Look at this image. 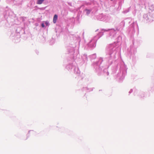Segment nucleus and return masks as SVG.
I'll return each mask as SVG.
<instances>
[{"instance_id":"f257e3e1","label":"nucleus","mask_w":154,"mask_h":154,"mask_svg":"<svg viewBox=\"0 0 154 154\" xmlns=\"http://www.w3.org/2000/svg\"><path fill=\"white\" fill-rule=\"evenodd\" d=\"M116 42L108 45L106 49V56L104 60L100 57L98 60L93 62L92 66L94 71L98 75H100L103 72L104 76H108L109 73L107 70L116 58V55L118 47Z\"/></svg>"},{"instance_id":"f03ea898","label":"nucleus","mask_w":154,"mask_h":154,"mask_svg":"<svg viewBox=\"0 0 154 154\" xmlns=\"http://www.w3.org/2000/svg\"><path fill=\"white\" fill-rule=\"evenodd\" d=\"M126 74L127 68L123 62H121L117 67L112 69V74L113 76L115 78L119 79L120 81L124 78Z\"/></svg>"},{"instance_id":"7ed1b4c3","label":"nucleus","mask_w":154,"mask_h":154,"mask_svg":"<svg viewBox=\"0 0 154 154\" xmlns=\"http://www.w3.org/2000/svg\"><path fill=\"white\" fill-rule=\"evenodd\" d=\"M125 22L124 20L122 21L119 25L116 27V29H102V32L109 31V35L106 36L107 39L108 40H114L116 37L117 32L122 29L125 26Z\"/></svg>"},{"instance_id":"20e7f679","label":"nucleus","mask_w":154,"mask_h":154,"mask_svg":"<svg viewBox=\"0 0 154 154\" xmlns=\"http://www.w3.org/2000/svg\"><path fill=\"white\" fill-rule=\"evenodd\" d=\"M104 32H102V30L99 32L98 35L94 36L88 44L87 45L89 48H94L96 45V43L97 40L103 35Z\"/></svg>"},{"instance_id":"39448f33","label":"nucleus","mask_w":154,"mask_h":154,"mask_svg":"<svg viewBox=\"0 0 154 154\" xmlns=\"http://www.w3.org/2000/svg\"><path fill=\"white\" fill-rule=\"evenodd\" d=\"M97 18L98 20L104 21L106 23L111 22L112 20V18L109 15L107 14H101L97 15Z\"/></svg>"},{"instance_id":"423d86ee","label":"nucleus","mask_w":154,"mask_h":154,"mask_svg":"<svg viewBox=\"0 0 154 154\" xmlns=\"http://www.w3.org/2000/svg\"><path fill=\"white\" fill-rule=\"evenodd\" d=\"M66 68L69 70H71L72 68H73L74 73L78 75L80 72L75 62L74 61H73L72 63H70L68 64L66 66Z\"/></svg>"},{"instance_id":"0eeeda50","label":"nucleus","mask_w":154,"mask_h":154,"mask_svg":"<svg viewBox=\"0 0 154 154\" xmlns=\"http://www.w3.org/2000/svg\"><path fill=\"white\" fill-rule=\"evenodd\" d=\"M138 30V26L137 21L133 22L129 26L128 29V31L131 33L133 34L135 32L136 30Z\"/></svg>"},{"instance_id":"6e6552de","label":"nucleus","mask_w":154,"mask_h":154,"mask_svg":"<svg viewBox=\"0 0 154 154\" xmlns=\"http://www.w3.org/2000/svg\"><path fill=\"white\" fill-rule=\"evenodd\" d=\"M143 17L146 20L147 22H149L153 20V18L149 13L144 14L143 16Z\"/></svg>"},{"instance_id":"1a4fd4ad","label":"nucleus","mask_w":154,"mask_h":154,"mask_svg":"<svg viewBox=\"0 0 154 154\" xmlns=\"http://www.w3.org/2000/svg\"><path fill=\"white\" fill-rule=\"evenodd\" d=\"M93 12V8L89 7L85 8L83 11V14L87 16L88 15L91 13Z\"/></svg>"},{"instance_id":"9d476101","label":"nucleus","mask_w":154,"mask_h":154,"mask_svg":"<svg viewBox=\"0 0 154 154\" xmlns=\"http://www.w3.org/2000/svg\"><path fill=\"white\" fill-rule=\"evenodd\" d=\"M70 37L73 38V40H75V43L77 42H79L80 41V39L79 36L77 35H71Z\"/></svg>"},{"instance_id":"9b49d317","label":"nucleus","mask_w":154,"mask_h":154,"mask_svg":"<svg viewBox=\"0 0 154 154\" xmlns=\"http://www.w3.org/2000/svg\"><path fill=\"white\" fill-rule=\"evenodd\" d=\"M76 47V45H74L73 46H68L67 47V50H68L69 53H71V54L72 55L74 53L75 50L74 48Z\"/></svg>"},{"instance_id":"f8f14e48","label":"nucleus","mask_w":154,"mask_h":154,"mask_svg":"<svg viewBox=\"0 0 154 154\" xmlns=\"http://www.w3.org/2000/svg\"><path fill=\"white\" fill-rule=\"evenodd\" d=\"M81 58L83 63L86 62L88 61V57L87 55L86 54H84L82 55L81 56Z\"/></svg>"},{"instance_id":"ddd939ff","label":"nucleus","mask_w":154,"mask_h":154,"mask_svg":"<svg viewBox=\"0 0 154 154\" xmlns=\"http://www.w3.org/2000/svg\"><path fill=\"white\" fill-rule=\"evenodd\" d=\"M89 57L90 59L91 60H93L95 59L97 57V55L96 54H93L90 55Z\"/></svg>"},{"instance_id":"4468645a","label":"nucleus","mask_w":154,"mask_h":154,"mask_svg":"<svg viewBox=\"0 0 154 154\" xmlns=\"http://www.w3.org/2000/svg\"><path fill=\"white\" fill-rule=\"evenodd\" d=\"M57 18V14H55L54 17L53 19V22L54 23H56Z\"/></svg>"},{"instance_id":"2eb2a0df","label":"nucleus","mask_w":154,"mask_h":154,"mask_svg":"<svg viewBox=\"0 0 154 154\" xmlns=\"http://www.w3.org/2000/svg\"><path fill=\"white\" fill-rule=\"evenodd\" d=\"M122 40V37L119 35L116 38V40L118 42H121Z\"/></svg>"},{"instance_id":"dca6fc26","label":"nucleus","mask_w":154,"mask_h":154,"mask_svg":"<svg viewBox=\"0 0 154 154\" xmlns=\"http://www.w3.org/2000/svg\"><path fill=\"white\" fill-rule=\"evenodd\" d=\"M45 0H37L36 3L37 4L40 5V4H42L43 3V2Z\"/></svg>"},{"instance_id":"f3484780","label":"nucleus","mask_w":154,"mask_h":154,"mask_svg":"<svg viewBox=\"0 0 154 154\" xmlns=\"http://www.w3.org/2000/svg\"><path fill=\"white\" fill-rule=\"evenodd\" d=\"M140 96L141 97H143L144 96V93L143 92H140Z\"/></svg>"},{"instance_id":"a211bd4d","label":"nucleus","mask_w":154,"mask_h":154,"mask_svg":"<svg viewBox=\"0 0 154 154\" xmlns=\"http://www.w3.org/2000/svg\"><path fill=\"white\" fill-rule=\"evenodd\" d=\"M54 40H51L50 42V44L51 45H52L54 43Z\"/></svg>"},{"instance_id":"6ab92c4d","label":"nucleus","mask_w":154,"mask_h":154,"mask_svg":"<svg viewBox=\"0 0 154 154\" xmlns=\"http://www.w3.org/2000/svg\"><path fill=\"white\" fill-rule=\"evenodd\" d=\"M132 91H133V90H132V89H131L130 90V91H129V94H130L132 92Z\"/></svg>"},{"instance_id":"aec40b11","label":"nucleus","mask_w":154,"mask_h":154,"mask_svg":"<svg viewBox=\"0 0 154 154\" xmlns=\"http://www.w3.org/2000/svg\"><path fill=\"white\" fill-rule=\"evenodd\" d=\"M42 27H45V25L44 24V23H42Z\"/></svg>"},{"instance_id":"412c9836","label":"nucleus","mask_w":154,"mask_h":154,"mask_svg":"<svg viewBox=\"0 0 154 154\" xmlns=\"http://www.w3.org/2000/svg\"><path fill=\"white\" fill-rule=\"evenodd\" d=\"M31 131L33 133H34V132L33 131H29L28 132V134H29Z\"/></svg>"},{"instance_id":"4be33fe9","label":"nucleus","mask_w":154,"mask_h":154,"mask_svg":"<svg viewBox=\"0 0 154 154\" xmlns=\"http://www.w3.org/2000/svg\"><path fill=\"white\" fill-rule=\"evenodd\" d=\"M45 24L46 26H48V23L47 22H46L45 23Z\"/></svg>"},{"instance_id":"5701e85b","label":"nucleus","mask_w":154,"mask_h":154,"mask_svg":"<svg viewBox=\"0 0 154 154\" xmlns=\"http://www.w3.org/2000/svg\"><path fill=\"white\" fill-rule=\"evenodd\" d=\"M84 89H85V90H88V89L87 88H84Z\"/></svg>"},{"instance_id":"b1692460","label":"nucleus","mask_w":154,"mask_h":154,"mask_svg":"<svg viewBox=\"0 0 154 154\" xmlns=\"http://www.w3.org/2000/svg\"><path fill=\"white\" fill-rule=\"evenodd\" d=\"M128 11H124V12H125V13H127V12H128Z\"/></svg>"},{"instance_id":"393cba45","label":"nucleus","mask_w":154,"mask_h":154,"mask_svg":"<svg viewBox=\"0 0 154 154\" xmlns=\"http://www.w3.org/2000/svg\"><path fill=\"white\" fill-rule=\"evenodd\" d=\"M69 5L70 6H71V4L70 3H69Z\"/></svg>"},{"instance_id":"a878e982","label":"nucleus","mask_w":154,"mask_h":154,"mask_svg":"<svg viewBox=\"0 0 154 154\" xmlns=\"http://www.w3.org/2000/svg\"><path fill=\"white\" fill-rule=\"evenodd\" d=\"M73 58H74V59H75L77 60H77V58H76V59H75L74 57H73Z\"/></svg>"},{"instance_id":"bb28decb","label":"nucleus","mask_w":154,"mask_h":154,"mask_svg":"<svg viewBox=\"0 0 154 154\" xmlns=\"http://www.w3.org/2000/svg\"><path fill=\"white\" fill-rule=\"evenodd\" d=\"M92 91V89H91L89 91Z\"/></svg>"},{"instance_id":"cd10ccee","label":"nucleus","mask_w":154,"mask_h":154,"mask_svg":"<svg viewBox=\"0 0 154 154\" xmlns=\"http://www.w3.org/2000/svg\"><path fill=\"white\" fill-rule=\"evenodd\" d=\"M98 30V29H97L96 30V32Z\"/></svg>"},{"instance_id":"c85d7f7f","label":"nucleus","mask_w":154,"mask_h":154,"mask_svg":"<svg viewBox=\"0 0 154 154\" xmlns=\"http://www.w3.org/2000/svg\"><path fill=\"white\" fill-rule=\"evenodd\" d=\"M113 0H111V1H112Z\"/></svg>"}]
</instances>
